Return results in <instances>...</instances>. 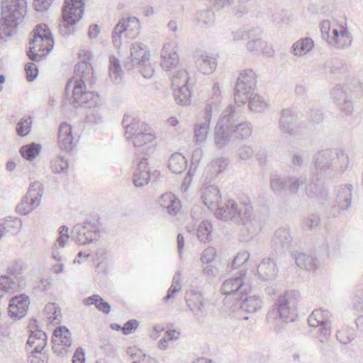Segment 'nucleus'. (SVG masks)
<instances>
[{"mask_svg":"<svg viewBox=\"0 0 363 363\" xmlns=\"http://www.w3.org/2000/svg\"><path fill=\"white\" fill-rule=\"evenodd\" d=\"M237 306L242 311L253 313H257L263 306V302L261 298L258 296H247V294H242L241 296L236 301Z\"/></svg>","mask_w":363,"mask_h":363,"instance_id":"obj_28","label":"nucleus"},{"mask_svg":"<svg viewBox=\"0 0 363 363\" xmlns=\"http://www.w3.org/2000/svg\"><path fill=\"white\" fill-rule=\"evenodd\" d=\"M248 106L251 111L255 112H262L267 108V103L264 101L262 96L253 94L252 92L249 94Z\"/></svg>","mask_w":363,"mask_h":363,"instance_id":"obj_50","label":"nucleus"},{"mask_svg":"<svg viewBox=\"0 0 363 363\" xmlns=\"http://www.w3.org/2000/svg\"><path fill=\"white\" fill-rule=\"evenodd\" d=\"M330 313L322 309L314 310L308 318V323L312 328L319 327L317 338L321 343H328L331 335V323L329 320Z\"/></svg>","mask_w":363,"mask_h":363,"instance_id":"obj_11","label":"nucleus"},{"mask_svg":"<svg viewBox=\"0 0 363 363\" xmlns=\"http://www.w3.org/2000/svg\"><path fill=\"white\" fill-rule=\"evenodd\" d=\"M202 157V150L200 148L194 150L191 155V164L187 172L186 176L184 179V184H190L191 179L194 174L196 167L198 166L201 159Z\"/></svg>","mask_w":363,"mask_h":363,"instance_id":"obj_48","label":"nucleus"},{"mask_svg":"<svg viewBox=\"0 0 363 363\" xmlns=\"http://www.w3.org/2000/svg\"><path fill=\"white\" fill-rule=\"evenodd\" d=\"M246 35L250 39L246 45L249 52L258 54L264 50L266 43L261 38L262 30L259 28L250 30Z\"/></svg>","mask_w":363,"mask_h":363,"instance_id":"obj_33","label":"nucleus"},{"mask_svg":"<svg viewBox=\"0 0 363 363\" xmlns=\"http://www.w3.org/2000/svg\"><path fill=\"white\" fill-rule=\"evenodd\" d=\"M314 166L318 176L330 177L335 172H344L348 167V155L340 149H325L313 156Z\"/></svg>","mask_w":363,"mask_h":363,"instance_id":"obj_4","label":"nucleus"},{"mask_svg":"<svg viewBox=\"0 0 363 363\" xmlns=\"http://www.w3.org/2000/svg\"><path fill=\"white\" fill-rule=\"evenodd\" d=\"M306 194L311 199H315L320 202H323L328 199V191L322 185L311 182L306 186Z\"/></svg>","mask_w":363,"mask_h":363,"instance_id":"obj_39","label":"nucleus"},{"mask_svg":"<svg viewBox=\"0 0 363 363\" xmlns=\"http://www.w3.org/2000/svg\"><path fill=\"white\" fill-rule=\"evenodd\" d=\"M123 72L118 59L115 56L109 57V77L115 84H119L123 79Z\"/></svg>","mask_w":363,"mask_h":363,"instance_id":"obj_43","label":"nucleus"},{"mask_svg":"<svg viewBox=\"0 0 363 363\" xmlns=\"http://www.w3.org/2000/svg\"><path fill=\"white\" fill-rule=\"evenodd\" d=\"M48 41L42 40L40 42H33V38L30 39V48L27 53L28 57L32 60L39 62L44 60L52 50L47 48Z\"/></svg>","mask_w":363,"mask_h":363,"instance_id":"obj_30","label":"nucleus"},{"mask_svg":"<svg viewBox=\"0 0 363 363\" xmlns=\"http://www.w3.org/2000/svg\"><path fill=\"white\" fill-rule=\"evenodd\" d=\"M189 79L188 73L184 69H179L171 74L172 84L174 89L179 88L183 84L188 85Z\"/></svg>","mask_w":363,"mask_h":363,"instance_id":"obj_53","label":"nucleus"},{"mask_svg":"<svg viewBox=\"0 0 363 363\" xmlns=\"http://www.w3.org/2000/svg\"><path fill=\"white\" fill-rule=\"evenodd\" d=\"M45 313L47 315L48 319L50 322L57 320H58V307L57 306V304L55 303H48L45 307Z\"/></svg>","mask_w":363,"mask_h":363,"instance_id":"obj_62","label":"nucleus"},{"mask_svg":"<svg viewBox=\"0 0 363 363\" xmlns=\"http://www.w3.org/2000/svg\"><path fill=\"white\" fill-rule=\"evenodd\" d=\"M84 11V0H65L62 9L64 22L60 25V33L62 35L67 36L73 33L72 26L82 18Z\"/></svg>","mask_w":363,"mask_h":363,"instance_id":"obj_6","label":"nucleus"},{"mask_svg":"<svg viewBox=\"0 0 363 363\" xmlns=\"http://www.w3.org/2000/svg\"><path fill=\"white\" fill-rule=\"evenodd\" d=\"M29 298L25 294L15 296L10 300L9 312L11 318L21 319L23 318L28 311Z\"/></svg>","mask_w":363,"mask_h":363,"instance_id":"obj_21","label":"nucleus"},{"mask_svg":"<svg viewBox=\"0 0 363 363\" xmlns=\"http://www.w3.org/2000/svg\"><path fill=\"white\" fill-rule=\"evenodd\" d=\"M211 118V114L204 112L203 116L197 118L194 128V141L196 143H203L206 140Z\"/></svg>","mask_w":363,"mask_h":363,"instance_id":"obj_26","label":"nucleus"},{"mask_svg":"<svg viewBox=\"0 0 363 363\" xmlns=\"http://www.w3.org/2000/svg\"><path fill=\"white\" fill-rule=\"evenodd\" d=\"M344 69V64L338 60H328L325 63V70L330 73L335 74Z\"/></svg>","mask_w":363,"mask_h":363,"instance_id":"obj_60","label":"nucleus"},{"mask_svg":"<svg viewBox=\"0 0 363 363\" xmlns=\"http://www.w3.org/2000/svg\"><path fill=\"white\" fill-rule=\"evenodd\" d=\"M18 289L16 282L7 275L0 277V298L5 294H13Z\"/></svg>","mask_w":363,"mask_h":363,"instance_id":"obj_46","label":"nucleus"},{"mask_svg":"<svg viewBox=\"0 0 363 363\" xmlns=\"http://www.w3.org/2000/svg\"><path fill=\"white\" fill-rule=\"evenodd\" d=\"M209 94L204 112L213 116V112L219 110L222 100L221 89L218 83H214Z\"/></svg>","mask_w":363,"mask_h":363,"instance_id":"obj_36","label":"nucleus"},{"mask_svg":"<svg viewBox=\"0 0 363 363\" xmlns=\"http://www.w3.org/2000/svg\"><path fill=\"white\" fill-rule=\"evenodd\" d=\"M298 294L295 291H286L280 296L274 304V308L270 314L278 313L280 319L284 322H292L295 320L296 314L295 308L297 303Z\"/></svg>","mask_w":363,"mask_h":363,"instance_id":"obj_8","label":"nucleus"},{"mask_svg":"<svg viewBox=\"0 0 363 363\" xmlns=\"http://www.w3.org/2000/svg\"><path fill=\"white\" fill-rule=\"evenodd\" d=\"M213 230L212 224L208 221H202L197 228V237L202 242H208L211 240V234Z\"/></svg>","mask_w":363,"mask_h":363,"instance_id":"obj_52","label":"nucleus"},{"mask_svg":"<svg viewBox=\"0 0 363 363\" xmlns=\"http://www.w3.org/2000/svg\"><path fill=\"white\" fill-rule=\"evenodd\" d=\"M306 183V178L303 176H274L270 181L272 190L279 194L284 192L296 194L301 186Z\"/></svg>","mask_w":363,"mask_h":363,"instance_id":"obj_12","label":"nucleus"},{"mask_svg":"<svg viewBox=\"0 0 363 363\" xmlns=\"http://www.w3.org/2000/svg\"><path fill=\"white\" fill-rule=\"evenodd\" d=\"M140 143L138 145L135 143V136L133 138V143L136 148L135 154L138 155V158H140L142 156L147 155L148 152L151 150V147L148 145V143H152V141H145L144 138H140Z\"/></svg>","mask_w":363,"mask_h":363,"instance_id":"obj_56","label":"nucleus"},{"mask_svg":"<svg viewBox=\"0 0 363 363\" xmlns=\"http://www.w3.org/2000/svg\"><path fill=\"white\" fill-rule=\"evenodd\" d=\"M60 236L56 240L54 246L56 249L58 248L57 245L60 247H64L65 246L67 238H69L68 235V228L65 225H62L60 228Z\"/></svg>","mask_w":363,"mask_h":363,"instance_id":"obj_64","label":"nucleus"},{"mask_svg":"<svg viewBox=\"0 0 363 363\" xmlns=\"http://www.w3.org/2000/svg\"><path fill=\"white\" fill-rule=\"evenodd\" d=\"M186 302L189 309L196 316H201L207 312L208 302L199 293L188 294Z\"/></svg>","mask_w":363,"mask_h":363,"instance_id":"obj_27","label":"nucleus"},{"mask_svg":"<svg viewBox=\"0 0 363 363\" xmlns=\"http://www.w3.org/2000/svg\"><path fill=\"white\" fill-rule=\"evenodd\" d=\"M198 70L203 74L213 73L217 67L216 59L202 50H197L194 55Z\"/></svg>","mask_w":363,"mask_h":363,"instance_id":"obj_22","label":"nucleus"},{"mask_svg":"<svg viewBox=\"0 0 363 363\" xmlns=\"http://www.w3.org/2000/svg\"><path fill=\"white\" fill-rule=\"evenodd\" d=\"M352 38L347 28L341 27L339 30L333 28L332 35L328 43L336 48H344L351 45Z\"/></svg>","mask_w":363,"mask_h":363,"instance_id":"obj_29","label":"nucleus"},{"mask_svg":"<svg viewBox=\"0 0 363 363\" xmlns=\"http://www.w3.org/2000/svg\"><path fill=\"white\" fill-rule=\"evenodd\" d=\"M250 254L247 251H242L238 253L237 256L234 257L232 262V268L238 269L245 264L249 259Z\"/></svg>","mask_w":363,"mask_h":363,"instance_id":"obj_61","label":"nucleus"},{"mask_svg":"<svg viewBox=\"0 0 363 363\" xmlns=\"http://www.w3.org/2000/svg\"><path fill=\"white\" fill-rule=\"evenodd\" d=\"M295 261L297 266L306 270H314L316 267V259L311 255L298 253L295 255Z\"/></svg>","mask_w":363,"mask_h":363,"instance_id":"obj_45","label":"nucleus"},{"mask_svg":"<svg viewBox=\"0 0 363 363\" xmlns=\"http://www.w3.org/2000/svg\"><path fill=\"white\" fill-rule=\"evenodd\" d=\"M83 303L87 306L94 305L99 311L105 314H108L111 310V305L98 294H94L84 298Z\"/></svg>","mask_w":363,"mask_h":363,"instance_id":"obj_41","label":"nucleus"},{"mask_svg":"<svg viewBox=\"0 0 363 363\" xmlns=\"http://www.w3.org/2000/svg\"><path fill=\"white\" fill-rule=\"evenodd\" d=\"M313 46V40L311 38H302L293 44L291 52L296 56H302L310 52Z\"/></svg>","mask_w":363,"mask_h":363,"instance_id":"obj_42","label":"nucleus"},{"mask_svg":"<svg viewBox=\"0 0 363 363\" xmlns=\"http://www.w3.org/2000/svg\"><path fill=\"white\" fill-rule=\"evenodd\" d=\"M331 96L342 113L346 116L350 115L352 113L353 105L352 99L353 91L348 84L337 85L332 90Z\"/></svg>","mask_w":363,"mask_h":363,"instance_id":"obj_16","label":"nucleus"},{"mask_svg":"<svg viewBox=\"0 0 363 363\" xmlns=\"http://www.w3.org/2000/svg\"><path fill=\"white\" fill-rule=\"evenodd\" d=\"M217 218L223 220H233L242 223L248 232L249 238H252L262 228V220L252 212V206L248 199L240 203L229 199L223 206H218L215 212Z\"/></svg>","mask_w":363,"mask_h":363,"instance_id":"obj_3","label":"nucleus"},{"mask_svg":"<svg viewBox=\"0 0 363 363\" xmlns=\"http://www.w3.org/2000/svg\"><path fill=\"white\" fill-rule=\"evenodd\" d=\"M201 199L208 208H216L221 200L220 190L216 186L209 185L202 190Z\"/></svg>","mask_w":363,"mask_h":363,"instance_id":"obj_34","label":"nucleus"},{"mask_svg":"<svg viewBox=\"0 0 363 363\" xmlns=\"http://www.w3.org/2000/svg\"><path fill=\"white\" fill-rule=\"evenodd\" d=\"M122 123L125 128V136L126 138H133L135 136V143L137 145L141 144L140 138H144L145 141H153L155 139L147 125L137 118L131 119L130 117L125 116Z\"/></svg>","mask_w":363,"mask_h":363,"instance_id":"obj_10","label":"nucleus"},{"mask_svg":"<svg viewBox=\"0 0 363 363\" xmlns=\"http://www.w3.org/2000/svg\"><path fill=\"white\" fill-rule=\"evenodd\" d=\"M279 128L281 132L289 135L299 134L302 129V123L298 113L291 109L282 110L279 120Z\"/></svg>","mask_w":363,"mask_h":363,"instance_id":"obj_15","label":"nucleus"},{"mask_svg":"<svg viewBox=\"0 0 363 363\" xmlns=\"http://www.w3.org/2000/svg\"><path fill=\"white\" fill-rule=\"evenodd\" d=\"M307 159L306 152H293L291 154V162L293 165L294 169L296 170L298 168L301 167Z\"/></svg>","mask_w":363,"mask_h":363,"instance_id":"obj_58","label":"nucleus"},{"mask_svg":"<svg viewBox=\"0 0 363 363\" xmlns=\"http://www.w3.org/2000/svg\"><path fill=\"white\" fill-rule=\"evenodd\" d=\"M174 99L181 106H187L191 102V91L188 85L183 84L179 88L174 89Z\"/></svg>","mask_w":363,"mask_h":363,"instance_id":"obj_47","label":"nucleus"},{"mask_svg":"<svg viewBox=\"0 0 363 363\" xmlns=\"http://www.w3.org/2000/svg\"><path fill=\"white\" fill-rule=\"evenodd\" d=\"M160 204L171 215L176 214L181 207L179 201L172 194H165L161 196Z\"/></svg>","mask_w":363,"mask_h":363,"instance_id":"obj_40","label":"nucleus"},{"mask_svg":"<svg viewBox=\"0 0 363 363\" xmlns=\"http://www.w3.org/2000/svg\"><path fill=\"white\" fill-rule=\"evenodd\" d=\"M137 164V168L133 174V184L137 187H143L150 180L151 174L147 167V158L142 156Z\"/></svg>","mask_w":363,"mask_h":363,"instance_id":"obj_25","label":"nucleus"},{"mask_svg":"<svg viewBox=\"0 0 363 363\" xmlns=\"http://www.w3.org/2000/svg\"><path fill=\"white\" fill-rule=\"evenodd\" d=\"M320 218L317 213H311L304 218L303 224V227L306 230H315L320 225Z\"/></svg>","mask_w":363,"mask_h":363,"instance_id":"obj_55","label":"nucleus"},{"mask_svg":"<svg viewBox=\"0 0 363 363\" xmlns=\"http://www.w3.org/2000/svg\"><path fill=\"white\" fill-rule=\"evenodd\" d=\"M52 342L54 344L52 348L55 352H57V345L63 346L65 351H67V349L72 345L71 333L69 329L65 326L57 327L53 333Z\"/></svg>","mask_w":363,"mask_h":363,"instance_id":"obj_31","label":"nucleus"},{"mask_svg":"<svg viewBox=\"0 0 363 363\" xmlns=\"http://www.w3.org/2000/svg\"><path fill=\"white\" fill-rule=\"evenodd\" d=\"M278 272L276 263L274 259L269 257L263 259L257 267V272L259 278L262 280L273 279L276 277Z\"/></svg>","mask_w":363,"mask_h":363,"instance_id":"obj_35","label":"nucleus"},{"mask_svg":"<svg viewBox=\"0 0 363 363\" xmlns=\"http://www.w3.org/2000/svg\"><path fill=\"white\" fill-rule=\"evenodd\" d=\"M41 184L38 182L30 184L29 189L21 203L16 206V212L21 215H28L38 207L40 202L42 191Z\"/></svg>","mask_w":363,"mask_h":363,"instance_id":"obj_14","label":"nucleus"},{"mask_svg":"<svg viewBox=\"0 0 363 363\" xmlns=\"http://www.w3.org/2000/svg\"><path fill=\"white\" fill-rule=\"evenodd\" d=\"M27 11L26 0H1L0 18V40L16 33V28Z\"/></svg>","mask_w":363,"mask_h":363,"instance_id":"obj_5","label":"nucleus"},{"mask_svg":"<svg viewBox=\"0 0 363 363\" xmlns=\"http://www.w3.org/2000/svg\"><path fill=\"white\" fill-rule=\"evenodd\" d=\"M31 118H23L17 124L16 131L21 136H25L28 134L30 130Z\"/></svg>","mask_w":363,"mask_h":363,"instance_id":"obj_63","label":"nucleus"},{"mask_svg":"<svg viewBox=\"0 0 363 363\" xmlns=\"http://www.w3.org/2000/svg\"><path fill=\"white\" fill-rule=\"evenodd\" d=\"M292 240L289 229L280 228L275 231L271 242L275 250L285 252L289 250Z\"/></svg>","mask_w":363,"mask_h":363,"instance_id":"obj_24","label":"nucleus"},{"mask_svg":"<svg viewBox=\"0 0 363 363\" xmlns=\"http://www.w3.org/2000/svg\"><path fill=\"white\" fill-rule=\"evenodd\" d=\"M336 337L340 343L347 345L355 338V335L350 329L344 328L337 331Z\"/></svg>","mask_w":363,"mask_h":363,"instance_id":"obj_57","label":"nucleus"},{"mask_svg":"<svg viewBox=\"0 0 363 363\" xmlns=\"http://www.w3.org/2000/svg\"><path fill=\"white\" fill-rule=\"evenodd\" d=\"M255 151L252 147L250 145H242L238 150V155L242 160H247L252 157Z\"/></svg>","mask_w":363,"mask_h":363,"instance_id":"obj_59","label":"nucleus"},{"mask_svg":"<svg viewBox=\"0 0 363 363\" xmlns=\"http://www.w3.org/2000/svg\"><path fill=\"white\" fill-rule=\"evenodd\" d=\"M229 163L228 159L224 157H220L213 160L211 163L207 166L206 172H211L210 179L220 173Z\"/></svg>","mask_w":363,"mask_h":363,"instance_id":"obj_44","label":"nucleus"},{"mask_svg":"<svg viewBox=\"0 0 363 363\" xmlns=\"http://www.w3.org/2000/svg\"><path fill=\"white\" fill-rule=\"evenodd\" d=\"M40 148V145L32 143L21 147L20 152L23 157L28 160H32L39 154Z\"/></svg>","mask_w":363,"mask_h":363,"instance_id":"obj_54","label":"nucleus"},{"mask_svg":"<svg viewBox=\"0 0 363 363\" xmlns=\"http://www.w3.org/2000/svg\"><path fill=\"white\" fill-rule=\"evenodd\" d=\"M252 133V125L247 121H240L235 108L230 105L222 113L214 133V143L218 149L236 141L246 140Z\"/></svg>","mask_w":363,"mask_h":363,"instance_id":"obj_2","label":"nucleus"},{"mask_svg":"<svg viewBox=\"0 0 363 363\" xmlns=\"http://www.w3.org/2000/svg\"><path fill=\"white\" fill-rule=\"evenodd\" d=\"M245 274V270H240L238 276L225 280L221 286L222 294L226 296L232 295L235 297V299L238 301L245 290L243 289L245 287L243 284V277Z\"/></svg>","mask_w":363,"mask_h":363,"instance_id":"obj_20","label":"nucleus"},{"mask_svg":"<svg viewBox=\"0 0 363 363\" xmlns=\"http://www.w3.org/2000/svg\"><path fill=\"white\" fill-rule=\"evenodd\" d=\"M196 18L201 27L207 28L213 25L215 14L212 10H202L196 13Z\"/></svg>","mask_w":363,"mask_h":363,"instance_id":"obj_49","label":"nucleus"},{"mask_svg":"<svg viewBox=\"0 0 363 363\" xmlns=\"http://www.w3.org/2000/svg\"><path fill=\"white\" fill-rule=\"evenodd\" d=\"M150 51L147 48L140 43H134L130 48V55L124 62V67L130 70L139 64L147 62Z\"/></svg>","mask_w":363,"mask_h":363,"instance_id":"obj_18","label":"nucleus"},{"mask_svg":"<svg viewBox=\"0 0 363 363\" xmlns=\"http://www.w3.org/2000/svg\"><path fill=\"white\" fill-rule=\"evenodd\" d=\"M22 221L20 218L9 217L4 221L2 225H0L1 230L4 234L5 231L16 234L21 230Z\"/></svg>","mask_w":363,"mask_h":363,"instance_id":"obj_51","label":"nucleus"},{"mask_svg":"<svg viewBox=\"0 0 363 363\" xmlns=\"http://www.w3.org/2000/svg\"><path fill=\"white\" fill-rule=\"evenodd\" d=\"M187 160L185 157L179 152L172 154L168 163L169 170L174 174H181L186 168Z\"/></svg>","mask_w":363,"mask_h":363,"instance_id":"obj_38","label":"nucleus"},{"mask_svg":"<svg viewBox=\"0 0 363 363\" xmlns=\"http://www.w3.org/2000/svg\"><path fill=\"white\" fill-rule=\"evenodd\" d=\"M77 140H74L72 126L67 123H62L59 128L58 132L60 148L63 151L70 152L74 147Z\"/></svg>","mask_w":363,"mask_h":363,"instance_id":"obj_23","label":"nucleus"},{"mask_svg":"<svg viewBox=\"0 0 363 363\" xmlns=\"http://www.w3.org/2000/svg\"><path fill=\"white\" fill-rule=\"evenodd\" d=\"M139 34V22L135 17L122 19L112 32L113 45L119 48L126 38L133 39Z\"/></svg>","mask_w":363,"mask_h":363,"instance_id":"obj_9","label":"nucleus"},{"mask_svg":"<svg viewBox=\"0 0 363 363\" xmlns=\"http://www.w3.org/2000/svg\"><path fill=\"white\" fill-rule=\"evenodd\" d=\"M87 60L78 62L74 69V76L67 83L65 92L67 95L72 89L70 104L74 108H91L99 102V96L94 91H87L88 86H91L96 82L94 68L91 62L92 56L90 52L86 54Z\"/></svg>","mask_w":363,"mask_h":363,"instance_id":"obj_1","label":"nucleus"},{"mask_svg":"<svg viewBox=\"0 0 363 363\" xmlns=\"http://www.w3.org/2000/svg\"><path fill=\"white\" fill-rule=\"evenodd\" d=\"M42 40L48 41V48L49 50H52L54 47V38L52 37V33L48 28V26L45 24L38 25L35 30L33 31V42H40Z\"/></svg>","mask_w":363,"mask_h":363,"instance_id":"obj_37","label":"nucleus"},{"mask_svg":"<svg viewBox=\"0 0 363 363\" xmlns=\"http://www.w3.org/2000/svg\"><path fill=\"white\" fill-rule=\"evenodd\" d=\"M257 84V75L251 69H245L240 72L235 87L234 98L238 105L246 104L249 94Z\"/></svg>","mask_w":363,"mask_h":363,"instance_id":"obj_7","label":"nucleus"},{"mask_svg":"<svg viewBox=\"0 0 363 363\" xmlns=\"http://www.w3.org/2000/svg\"><path fill=\"white\" fill-rule=\"evenodd\" d=\"M352 189L350 184H346L340 186L338 190L335 203L330 209L329 214L333 217H337L341 212L347 209L352 201Z\"/></svg>","mask_w":363,"mask_h":363,"instance_id":"obj_17","label":"nucleus"},{"mask_svg":"<svg viewBox=\"0 0 363 363\" xmlns=\"http://www.w3.org/2000/svg\"><path fill=\"white\" fill-rule=\"evenodd\" d=\"M179 64V55L173 43H166L161 50V67L166 72L176 69Z\"/></svg>","mask_w":363,"mask_h":363,"instance_id":"obj_19","label":"nucleus"},{"mask_svg":"<svg viewBox=\"0 0 363 363\" xmlns=\"http://www.w3.org/2000/svg\"><path fill=\"white\" fill-rule=\"evenodd\" d=\"M38 328V326H36ZM27 345L30 347L35 345L34 350L32 352L33 357L41 353L47 345V335L43 331L36 328L30 330V335L28 339Z\"/></svg>","mask_w":363,"mask_h":363,"instance_id":"obj_32","label":"nucleus"},{"mask_svg":"<svg viewBox=\"0 0 363 363\" xmlns=\"http://www.w3.org/2000/svg\"><path fill=\"white\" fill-rule=\"evenodd\" d=\"M72 237L79 245H84L98 240L99 230L95 223L86 221L82 224L78 223L73 227Z\"/></svg>","mask_w":363,"mask_h":363,"instance_id":"obj_13","label":"nucleus"}]
</instances>
